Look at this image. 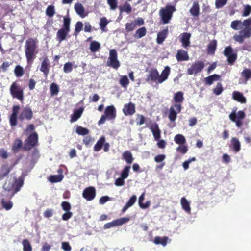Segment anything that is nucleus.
<instances>
[{
	"label": "nucleus",
	"instance_id": "1",
	"mask_svg": "<svg viewBox=\"0 0 251 251\" xmlns=\"http://www.w3.org/2000/svg\"><path fill=\"white\" fill-rule=\"evenodd\" d=\"M184 94L182 91H178L174 94L173 104L169 110L168 118L171 122H175L177 114L181 112L182 109V103L184 100Z\"/></svg>",
	"mask_w": 251,
	"mask_h": 251
},
{
	"label": "nucleus",
	"instance_id": "2",
	"mask_svg": "<svg viewBox=\"0 0 251 251\" xmlns=\"http://www.w3.org/2000/svg\"><path fill=\"white\" fill-rule=\"evenodd\" d=\"M38 40L36 38H28L25 45V53L28 64L33 63L36 58L38 50Z\"/></svg>",
	"mask_w": 251,
	"mask_h": 251
},
{
	"label": "nucleus",
	"instance_id": "3",
	"mask_svg": "<svg viewBox=\"0 0 251 251\" xmlns=\"http://www.w3.org/2000/svg\"><path fill=\"white\" fill-rule=\"evenodd\" d=\"M24 178L20 176L18 178L16 179L12 184L5 183L3 186V196H5L8 199H11L14 195L19 192L24 185Z\"/></svg>",
	"mask_w": 251,
	"mask_h": 251
},
{
	"label": "nucleus",
	"instance_id": "4",
	"mask_svg": "<svg viewBox=\"0 0 251 251\" xmlns=\"http://www.w3.org/2000/svg\"><path fill=\"white\" fill-rule=\"evenodd\" d=\"M71 19L69 17H64L62 27L56 33V40L59 43L66 40V37L70 31Z\"/></svg>",
	"mask_w": 251,
	"mask_h": 251
},
{
	"label": "nucleus",
	"instance_id": "5",
	"mask_svg": "<svg viewBox=\"0 0 251 251\" xmlns=\"http://www.w3.org/2000/svg\"><path fill=\"white\" fill-rule=\"evenodd\" d=\"M9 91L13 98L18 99L21 102H23L24 100V88L21 87L17 81L12 83Z\"/></svg>",
	"mask_w": 251,
	"mask_h": 251
},
{
	"label": "nucleus",
	"instance_id": "6",
	"mask_svg": "<svg viewBox=\"0 0 251 251\" xmlns=\"http://www.w3.org/2000/svg\"><path fill=\"white\" fill-rule=\"evenodd\" d=\"M176 11L174 5H167L165 8H162L159 10V15L163 24L169 23L173 16V13Z\"/></svg>",
	"mask_w": 251,
	"mask_h": 251
},
{
	"label": "nucleus",
	"instance_id": "7",
	"mask_svg": "<svg viewBox=\"0 0 251 251\" xmlns=\"http://www.w3.org/2000/svg\"><path fill=\"white\" fill-rule=\"evenodd\" d=\"M38 144V135L36 132L30 134L25 140L23 150L25 151L31 150Z\"/></svg>",
	"mask_w": 251,
	"mask_h": 251
},
{
	"label": "nucleus",
	"instance_id": "8",
	"mask_svg": "<svg viewBox=\"0 0 251 251\" xmlns=\"http://www.w3.org/2000/svg\"><path fill=\"white\" fill-rule=\"evenodd\" d=\"M108 66L117 69L120 66L118 60V53L115 49H111L109 51V56L106 63Z\"/></svg>",
	"mask_w": 251,
	"mask_h": 251
},
{
	"label": "nucleus",
	"instance_id": "9",
	"mask_svg": "<svg viewBox=\"0 0 251 251\" xmlns=\"http://www.w3.org/2000/svg\"><path fill=\"white\" fill-rule=\"evenodd\" d=\"M204 67V63L201 61H197L193 63L187 71L189 75H196L201 72Z\"/></svg>",
	"mask_w": 251,
	"mask_h": 251
},
{
	"label": "nucleus",
	"instance_id": "10",
	"mask_svg": "<svg viewBox=\"0 0 251 251\" xmlns=\"http://www.w3.org/2000/svg\"><path fill=\"white\" fill-rule=\"evenodd\" d=\"M144 20L142 18L138 17L133 21L127 23L125 25V30L127 32H131L134 30L137 26H140L144 24Z\"/></svg>",
	"mask_w": 251,
	"mask_h": 251
},
{
	"label": "nucleus",
	"instance_id": "11",
	"mask_svg": "<svg viewBox=\"0 0 251 251\" xmlns=\"http://www.w3.org/2000/svg\"><path fill=\"white\" fill-rule=\"evenodd\" d=\"M33 117V113L31 108L30 107L26 106L24 107L21 112L19 116V120L23 121L24 120L30 121Z\"/></svg>",
	"mask_w": 251,
	"mask_h": 251
},
{
	"label": "nucleus",
	"instance_id": "12",
	"mask_svg": "<svg viewBox=\"0 0 251 251\" xmlns=\"http://www.w3.org/2000/svg\"><path fill=\"white\" fill-rule=\"evenodd\" d=\"M223 53L227 58L228 63L229 65H233L235 61V53H233L232 48L230 46L226 47Z\"/></svg>",
	"mask_w": 251,
	"mask_h": 251
},
{
	"label": "nucleus",
	"instance_id": "13",
	"mask_svg": "<svg viewBox=\"0 0 251 251\" xmlns=\"http://www.w3.org/2000/svg\"><path fill=\"white\" fill-rule=\"evenodd\" d=\"M82 196L88 201L93 200L96 197L95 188L92 186L85 188L83 191Z\"/></svg>",
	"mask_w": 251,
	"mask_h": 251
},
{
	"label": "nucleus",
	"instance_id": "14",
	"mask_svg": "<svg viewBox=\"0 0 251 251\" xmlns=\"http://www.w3.org/2000/svg\"><path fill=\"white\" fill-rule=\"evenodd\" d=\"M20 108L19 105H14L12 107V112L9 117V122L11 127H15L17 125V115Z\"/></svg>",
	"mask_w": 251,
	"mask_h": 251
},
{
	"label": "nucleus",
	"instance_id": "15",
	"mask_svg": "<svg viewBox=\"0 0 251 251\" xmlns=\"http://www.w3.org/2000/svg\"><path fill=\"white\" fill-rule=\"evenodd\" d=\"M129 220L128 218L123 217L113 220L111 222L105 224L104 225L105 229H108L113 226H121L123 224L127 222Z\"/></svg>",
	"mask_w": 251,
	"mask_h": 251
},
{
	"label": "nucleus",
	"instance_id": "16",
	"mask_svg": "<svg viewBox=\"0 0 251 251\" xmlns=\"http://www.w3.org/2000/svg\"><path fill=\"white\" fill-rule=\"evenodd\" d=\"M251 36V28L244 27L239 32V35H236V41L243 43L245 38L250 37Z\"/></svg>",
	"mask_w": 251,
	"mask_h": 251
},
{
	"label": "nucleus",
	"instance_id": "17",
	"mask_svg": "<svg viewBox=\"0 0 251 251\" xmlns=\"http://www.w3.org/2000/svg\"><path fill=\"white\" fill-rule=\"evenodd\" d=\"M136 112L135 104L130 102L125 104L123 108V112L125 116H131Z\"/></svg>",
	"mask_w": 251,
	"mask_h": 251
},
{
	"label": "nucleus",
	"instance_id": "18",
	"mask_svg": "<svg viewBox=\"0 0 251 251\" xmlns=\"http://www.w3.org/2000/svg\"><path fill=\"white\" fill-rule=\"evenodd\" d=\"M149 74L147 76L146 81L147 82H157L158 83L159 73L156 69H151L149 72Z\"/></svg>",
	"mask_w": 251,
	"mask_h": 251
},
{
	"label": "nucleus",
	"instance_id": "19",
	"mask_svg": "<svg viewBox=\"0 0 251 251\" xmlns=\"http://www.w3.org/2000/svg\"><path fill=\"white\" fill-rule=\"evenodd\" d=\"M108 120L114 119L116 117V110L113 105L108 106L106 107L104 114Z\"/></svg>",
	"mask_w": 251,
	"mask_h": 251
},
{
	"label": "nucleus",
	"instance_id": "20",
	"mask_svg": "<svg viewBox=\"0 0 251 251\" xmlns=\"http://www.w3.org/2000/svg\"><path fill=\"white\" fill-rule=\"evenodd\" d=\"M50 64L49 60L47 57L44 58L43 61L41 63L40 70L43 72L45 76L47 77L49 73Z\"/></svg>",
	"mask_w": 251,
	"mask_h": 251
},
{
	"label": "nucleus",
	"instance_id": "21",
	"mask_svg": "<svg viewBox=\"0 0 251 251\" xmlns=\"http://www.w3.org/2000/svg\"><path fill=\"white\" fill-rule=\"evenodd\" d=\"M191 34L190 33L184 32L181 34L180 42L182 46L184 48H187L190 46V38Z\"/></svg>",
	"mask_w": 251,
	"mask_h": 251
},
{
	"label": "nucleus",
	"instance_id": "22",
	"mask_svg": "<svg viewBox=\"0 0 251 251\" xmlns=\"http://www.w3.org/2000/svg\"><path fill=\"white\" fill-rule=\"evenodd\" d=\"M176 58L177 61H187L189 57L187 51L182 49L178 50L176 55Z\"/></svg>",
	"mask_w": 251,
	"mask_h": 251
},
{
	"label": "nucleus",
	"instance_id": "23",
	"mask_svg": "<svg viewBox=\"0 0 251 251\" xmlns=\"http://www.w3.org/2000/svg\"><path fill=\"white\" fill-rule=\"evenodd\" d=\"M74 9L76 13L82 18L88 15V12H85L84 6L80 3H76L74 5Z\"/></svg>",
	"mask_w": 251,
	"mask_h": 251
},
{
	"label": "nucleus",
	"instance_id": "24",
	"mask_svg": "<svg viewBox=\"0 0 251 251\" xmlns=\"http://www.w3.org/2000/svg\"><path fill=\"white\" fill-rule=\"evenodd\" d=\"M150 129L152 133L154 139L158 141L161 137V131L158 125L156 123L152 124L151 125Z\"/></svg>",
	"mask_w": 251,
	"mask_h": 251
},
{
	"label": "nucleus",
	"instance_id": "25",
	"mask_svg": "<svg viewBox=\"0 0 251 251\" xmlns=\"http://www.w3.org/2000/svg\"><path fill=\"white\" fill-rule=\"evenodd\" d=\"M84 111L83 107H80L78 109H75L73 113L71 115L70 121L71 123H74L79 119Z\"/></svg>",
	"mask_w": 251,
	"mask_h": 251
},
{
	"label": "nucleus",
	"instance_id": "26",
	"mask_svg": "<svg viewBox=\"0 0 251 251\" xmlns=\"http://www.w3.org/2000/svg\"><path fill=\"white\" fill-rule=\"evenodd\" d=\"M170 73V68L169 66H166L162 71L160 75H159L158 83H162L168 78Z\"/></svg>",
	"mask_w": 251,
	"mask_h": 251
},
{
	"label": "nucleus",
	"instance_id": "27",
	"mask_svg": "<svg viewBox=\"0 0 251 251\" xmlns=\"http://www.w3.org/2000/svg\"><path fill=\"white\" fill-rule=\"evenodd\" d=\"M11 168L7 165H3L0 168V181L3 179L10 172Z\"/></svg>",
	"mask_w": 251,
	"mask_h": 251
},
{
	"label": "nucleus",
	"instance_id": "28",
	"mask_svg": "<svg viewBox=\"0 0 251 251\" xmlns=\"http://www.w3.org/2000/svg\"><path fill=\"white\" fill-rule=\"evenodd\" d=\"M220 79V76L217 74H214L204 78V82L206 84L211 85L214 81H218Z\"/></svg>",
	"mask_w": 251,
	"mask_h": 251
},
{
	"label": "nucleus",
	"instance_id": "29",
	"mask_svg": "<svg viewBox=\"0 0 251 251\" xmlns=\"http://www.w3.org/2000/svg\"><path fill=\"white\" fill-rule=\"evenodd\" d=\"M245 113L243 111H239L236 113V126L240 127L242 126L243 120L245 117Z\"/></svg>",
	"mask_w": 251,
	"mask_h": 251
},
{
	"label": "nucleus",
	"instance_id": "30",
	"mask_svg": "<svg viewBox=\"0 0 251 251\" xmlns=\"http://www.w3.org/2000/svg\"><path fill=\"white\" fill-rule=\"evenodd\" d=\"M22 144L23 143L21 139L19 138L16 139L13 143L12 147V150L13 152L14 153L18 152L20 149L22 148Z\"/></svg>",
	"mask_w": 251,
	"mask_h": 251
},
{
	"label": "nucleus",
	"instance_id": "31",
	"mask_svg": "<svg viewBox=\"0 0 251 251\" xmlns=\"http://www.w3.org/2000/svg\"><path fill=\"white\" fill-rule=\"evenodd\" d=\"M137 199V197L136 195H133L129 199L128 201L126 203L125 206L123 207L122 211L123 213H124L126 211V210L132 206L136 202Z\"/></svg>",
	"mask_w": 251,
	"mask_h": 251
},
{
	"label": "nucleus",
	"instance_id": "32",
	"mask_svg": "<svg viewBox=\"0 0 251 251\" xmlns=\"http://www.w3.org/2000/svg\"><path fill=\"white\" fill-rule=\"evenodd\" d=\"M122 159L125 160L128 164H131L133 161V158L131 152L129 151H124L122 154Z\"/></svg>",
	"mask_w": 251,
	"mask_h": 251
},
{
	"label": "nucleus",
	"instance_id": "33",
	"mask_svg": "<svg viewBox=\"0 0 251 251\" xmlns=\"http://www.w3.org/2000/svg\"><path fill=\"white\" fill-rule=\"evenodd\" d=\"M190 13L193 16H198L200 14V7L198 1L194 2L192 7L190 9Z\"/></svg>",
	"mask_w": 251,
	"mask_h": 251
},
{
	"label": "nucleus",
	"instance_id": "34",
	"mask_svg": "<svg viewBox=\"0 0 251 251\" xmlns=\"http://www.w3.org/2000/svg\"><path fill=\"white\" fill-rule=\"evenodd\" d=\"M105 142V137L103 136H101L94 147V151H100L101 149L102 146H103Z\"/></svg>",
	"mask_w": 251,
	"mask_h": 251
},
{
	"label": "nucleus",
	"instance_id": "35",
	"mask_svg": "<svg viewBox=\"0 0 251 251\" xmlns=\"http://www.w3.org/2000/svg\"><path fill=\"white\" fill-rule=\"evenodd\" d=\"M168 239V237L167 236H165L163 237L156 236L154 238L153 242L156 245L161 244L163 246L165 247L166 246L167 244Z\"/></svg>",
	"mask_w": 251,
	"mask_h": 251
},
{
	"label": "nucleus",
	"instance_id": "36",
	"mask_svg": "<svg viewBox=\"0 0 251 251\" xmlns=\"http://www.w3.org/2000/svg\"><path fill=\"white\" fill-rule=\"evenodd\" d=\"M181 205L183 209L186 212L190 213L191 212V208L190 203L185 197H182L180 200Z\"/></svg>",
	"mask_w": 251,
	"mask_h": 251
},
{
	"label": "nucleus",
	"instance_id": "37",
	"mask_svg": "<svg viewBox=\"0 0 251 251\" xmlns=\"http://www.w3.org/2000/svg\"><path fill=\"white\" fill-rule=\"evenodd\" d=\"M167 32L168 29H167L163 30L158 33L156 39L158 44H160L163 42L167 37Z\"/></svg>",
	"mask_w": 251,
	"mask_h": 251
},
{
	"label": "nucleus",
	"instance_id": "38",
	"mask_svg": "<svg viewBox=\"0 0 251 251\" xmlns=\"http://www.w3.org/2000/svg\"><path fill=\"white\" fill-rule=\"evenodd\" d=\"M217 41L213 40L211 41L207 46V52L209 54H213L216 50Z\"/></svg>",
	"mask_w": 251,
	"mask_h": 251
},
{
	"label": "nucleus",
	"instance_id": "39",
	"mask_svg": "<svg viewBox=\"0 0 251 251\" xmlns=\"http://www.w3.org/2000/svg\"><path fill=\"white\" fill-rule=\"evenodd\" d=\"M147 33V29L145 27H142L138 29L135 34L134 37L136 38L139 39L145 36Z\"/></svg>",
	"mask_w": 251,
	"mask_h": 251
},
{
	"label": "nucleus",
	"instance_id": "40",
	"mask_svg": "<svg viewBox=\"0 0 251 251\" xmlns=\"http://www.w3.org/2000/svg\"><path fill=\"white\" fill-rule=\"evenodd\" d=\"M64 177L63 175H50L49 181L51 183H57L61 181Z\"/></svg>",
	"mask_w": 251,
	"mask_h": 251
},
{
	"label": "nucleus",
	"instance_id": "41",
	"mask_svg": "<svg viewBox=\"0 0 251 251\" xmlns=\"http://www.w3.org/2000/svg\"><path fill=\"white\" fill-rule=\"evenodd\" d=\"M176 143L179 145H183L186 143V140L185 137L182 134H176L174 137Z\"/></svg>",
	"mask_w": 251,
	"mask_h": 251
},
{
	"label": "nucleus",
	"instance_id": "42",
	"mask_svg": "<svg viewBox=\"0 0 251 251\" xmlns=\"http://www.w3.org/2000/svg\"><path fill=\"white\" fill-rule=\"evenodd\" d=\"M89 48L92 52H96L100 49V44L97 41H93L90 43Z\"/></svg>",
	"mask_w": 251,
	"mask_h": 251
},
{
	"label": "nucleus",
	"instance_id": "43",
	"mask_svg": "<svg viewBox=\"0 0 251 251\" xmlns=\"http://www.w3.org/2000/svg\"><path fill=\"white\" fill-rule=\"evenodd\" d=\"M119 9L121 12H125L128 14L132 11L131 5L127 2H126L122 6H120Z\"/></svg>",
	"mask_w": 251,
	"mask_h": 251
},
{
	"label": "nucleus",
	"instance_id": "44",
	"mask_svg": "<svg viewBox=\"0 0 251 251\" xmlns=\"http://www.w3.org/2000/svg\"><path fill=\"white\" fill-rule=\"evenodd\" d=\"M76 132L80 135H86L89 134V130L86 128L83 127L81 126H78L76 129Z\"/></svg>",
	"mask_w": 251,
	"mask_h": 251
},
{
	"label": "nucleus",
	"instance_id": "45",
	"mask_svg": "<svg viewBox=\"0 0 251 251\" xmlns=\"http://www.w3.org/2000/svg\"><path fill=\"white\" fill-rule=\"evenodd\" d=\"M2 207L6 210H9L13 207V203L11 201H5L4 199H2L1 201Z\"/></svg>",
	"mask_w": 251,
	"mask_h": 251
},
{
	"label": "nucleus",
	"instance_id": "46",
	"mask_svg": "<svg viewBox=\"0 0 251 251\" xmlns=\"http://www.w3.org/2000/svg\"><path fill=\"white\" fill-rule=\"evenodd\" d=\"M14 73L17 77H21L24 73L23 68L20 65L16 66L14 69Z\"/></svg>",
	"mask_w": 251,
	"mask_h": 251
},
{
	"label": "nucleus",
	"instance_id": "47",
	"mask_svg": "<svg viewBox=\"0 0 251 251\" xmlns=\"http://www.w3.org/2000/svg\"><path fill=\"white\" fill-rule=\"evenodd\" d=\"M119 83L123 87L126 88L129 83V81L126 75H123L121 77Z\"/></svg>",
	"mask_w": 251,
	"mask_h": 251
},
{
	"label": "nucleus",
	"instance_id": "48",
	"mask_svg": "<svg viewBox=\"0 0 251 251\" xmlns=\"http://www.w3.org/2000/svg\"><path fill=\"white\" fill-rule=\"evenodd\" d=\"M24 251H32V247L27 239H24L22 241Z\"/></svg>",
	"mask_w": 251,
	"mask_h": 251
},
{
	"label": "nucleus",
	"instance_id": "49",
	"mask_svg": "<svg viewBox=\"0 0 251 251\" xmlns=\"http://www.w3.org/2000/svg\"><path fill=\"white\" fill-rule=\"evenodd\" d=\"M242 24L244 27L251 28L250 25H251V20L247 19L244 20L243 22H241L240 20H236V27Z\"/></svg>",
	"mask_w": 251,
	"mask_h": 251
},
{
	"label": "nucleus",
	"instance_id": "50",
	"mask_svg": "<svg viewBox=\"0 0 251 251\" xmlns=\"http://www.w3.org/2000/svg\"><path fill=\"white\" fill-rule=\"evenodd\" d=\"M130 169V166H125L122 171L120 176L124 178V179H126V178H127L129 175Z\"/></svg>",
	"mask_w": 251,
	"mask_h": 251
},
{
	"label": "nucleus",
	"instance_id": "51",
	"mask_svg": "<svg viewBox=\"0 0 251 251\" xmlns=\"http://www.w3.org/2000/svg\"><path fill=\"white\" fill-rule=\"evenodd\" d=\"M46 13L49 17H52L55 14L54 6L52 5H49L46 10Z\"/></svg>",
	"mask_w": 251,
	"mask_h": 251
},
{
	"label": "nucleus",
	"instance_id": "52",
	"mask_svg": "<svg viewBox=\"0 0 251 251\" xmlns=\"http://www.w3.org/2000/svg\"><path fill=\"white\" fill-rule=\"evenodd\" d=\"M236 101L240 102L241 103L244 104L246 102L247 100L246 98L241 93L236 91Z\"/></svg>",
	"mask_w": 251,
	"mask_h": 251
},
{
	"label": "nucleus",
	"instance_id": "53",
	"mask_svg": "<svg viewBox=\"0 0 251 251\" xmlns=\"http://www.w3.org/2000/svg\"><path fill=\"white\" fill-rule=\"evenodd\" d=\"M176 150L177 152L184 154L187 153L188 151V149L187 146L183 145H179L178 147H177L176 149Z\"/></svg>",
	"mask_w": 251,
	"mask_h": 251
},
{
	"label": "nucleus",
	"instance_id": "54",
	"mask_svg": "<svg viewBox=\"0 0 251 251\" xmlns=\"http://www.w3.org/2000/svg\"><path fill=\"white\" fill-rule=\"evenodd\" d=\"M242 75L246 80H249L251 78V70L245 69L242 72Z\"/></svg>",
	"mask_w": 251,
	"mask_h": 251
},
{
	"label": "nucleus",
	"instance_id": "55",
	"mask_svg": "<svg viewBox=\"0 0 251 251\" xmlns=\"http://www.w3.org/2000/svg\"><path fill=\"white\" fill-rule=\"evenodd\" d=\"M50 91L52 95H57L59 92V88L55 83H52L50 87Z\"/></svg>",
	"mask_w": 251,
	"mask_h": 251
},
{
	"label": "nucleus",
	"instance_id": "56",
	"mask_svg": "<svg viewBox=\"0 0 251 251\" xmlns=\"http://www.w3.org/2000/svg\"><path fill=\"white\" fill-rule=\"evenodd\" d=\"M108 22L107 21V20L105 17L101 18L100 19V29L102 31L105 30V28L107 25L108 24Z\"/></svg>",
	"mask_w": 251,
	"mask_h": 251
},
{
	"label": "nucleus",
	"instance_id": "57",
	"mask_svg": "<svg viewBox=\"0 0 251 251\" xmlns=\"http://www.w3.org/2000/svg\"><path fill=\"white\" fill-rule=\"evenodd\" d=\"M223 91V88L221 83H218L216 87L213 89V92L216 95H219Z\"/></svg>",
	"mask_w": 251,
	"mask_h": 251
},
{
	"label": "nucleus",
	"instance_id": "58",
	"mask_svg": "<svg viewBox=\"0 0 251 251\" xmlns=\"http://www.w3.org/2000/svg\"><path fill=\"white\" fill-rule=\"evenodd\" d=\"M107 3L111 10H115L118 6L117 0H107Z\"/></svg>",
	"mask_w": 251,
	"mask_h": 251
},
{
	"label": "nucleus",
	"instance_id": "59",
	"mask_svg": "<svg viewBox=\"0 0 251 251\" xmlns=\"http://www.w3.org/2000/svg\"><path fill=\"white\" fill-rule=\"evenodd\" d=\"M82 23L80 21L77 22L75 25V35H77L82 30Z\"/></svg>",
	"mask_w": 251,
	"mask_h": 251
},
{
	"label": "nucleus",
	"instance_id": "60",
	"mask_svg": "<svg viewBox=\"0 0 251 251\" xmlns=\"http://www.w3.org/2000/svg\"><path fill=\"white\" fill-rule=\"evenodd\" d=\"M64 72L66 73L71 72L73 70V64L71 62L66 63L63 67Z\"/></svg>",
	"mask_w": 251,
	"mask_h": 251
},
{
	"label": "nucleus",
	"instance_id": "61",
	"mask_svg": "<svg viewBox=\"0 0 251 251\" xmlns=\"http://www.w3.org/2000/svg\"><path fill=\"white\" fill-rule=\"evenodd\" d=\"M61 207L63 210L65 211H69L71 209L70 203L67 201H63L61 203Z\"/></svg>",
	"mask_w": 251,
	"mask_h": 251
},
{
	"label": "nucleus",
	"instance_id": "62",
	"mask_svg": "<svg viewBox=\"0 0 251 251\" xmlns=\"http://www.w3.org/2000/svg\"><path fill=\"white\" fill-rule=\"evenodd\" d=\"M227 0H216L215 6L217 8H220L223 7L226 3Z\"/></svg>",
	"mask_w": 251,
	"mask_h": 251
},
{
	"label": "nucleus",
	"instance_id": "63",
	"mask_svg": "<svg viewBox=\"0 0 251 251\" xmlns=\"http://www.w3.org/2000/svg\"><path fill=\"white\" fill-rule=\"evenodd\" d=\"M251 12V6L249 5H246L244 6L242 16L247 17L250 15Z\"/></svg>",
	"mask_w": 251,
	"mask_h": 251
},
{
	"label": "nucleus",
	"instance_id": "64",
	"mask_svg": "<svg viewBox=\"0 0 251 251\" xmlns=\"http://www.w3.org/2000/svg\"><path fill=\"white\" fill-rule=\"evenodd\" d=\"M12 64L11 63H10L9 62H4L0 66V70L3 72H5L7 70L8 68Z\"/></svg>",
	"mask_w": 251,
	"mask_h": 251
}]
</instances>
